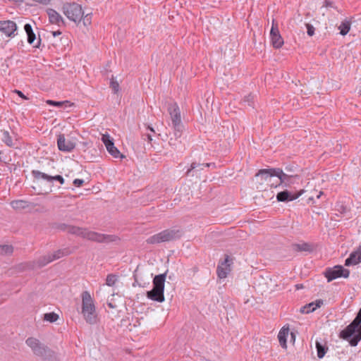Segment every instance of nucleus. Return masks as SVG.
<instances>
[{
    "label": "nucleus",
    "mask_w": 361,
    "mask_h": 361,
    "mask_svg": "<svg viewBox=\"0 0 361 361\" xmlns=\"http://www.w3.org/2000/svg\"><path fill=\"white\" fill-rule=\"evenodd\" d=\"M68 233L80 236L82 238L97 243H111L119 240L118 237L115 235H106L89 231L87 228L78 227L75 226H68Z\"/></svg>",
    "instance_id": "nucleus-1"
},
{
    "label": "nucleus",
    "mask_w": 361,
    "mask_h": 361,
    "mask_svg": "<svg viewBox=\"0 0 361 361\" xmlns=\"http://www.w3.org/2000/svg\"><path fill=\"white\" fill-rule=\"evenodd\" d=\"M340 338L347 340L351 346H356L361 340V308L353 322L340 333Z\"/></svg>",
    "instance_id": "nucleus-2"
},
{
    "label": "nucleus",
    "mask_w": 361,
    "mask_h": 361,
    "mask_svg": "<svg viewBox=\"0 0 361 361\" xmlns=\"http://www.w3.org/2000/svg\"><path fill=\"white\" fill-rule=\"evenodd\" d=\"M82 314L86 322L90 324L97 323V317L93 299L88 291H83L82 295Z\"/></svg>",
    "instance_id": "nucleus-3"
},
{
    "label": "nucleus",
    "mask_w": 361,
    "mask_h": 361,
    "mask_svg": "<svg viewBox=\"0 0 361 361\" xmlns=\"http://www.w3.org/2000/svg\"><path fill=\"white\" fill-rule=\"evenodd\" d=\"M166 273L155 276L153 279V288L147 292V297L154 301L162 302L164 301V283Z\"/></svg>",
    "instance_id": "nucleus-4"
},
{
    "label": "nucleus",
    "mask_w": 361,
    "mask_h": 361,
    "mask_svg": "<svg viewBox=\"0 0 361 361\" xmlns=\"http://www.w3.org/2000/svg\"><path fill=\"white\" fill-rule=\"evenodd\" d=\"M183 235V231L179 229H166L159 233L149 237L146 242L148 244H159L161 243L175 240L180 238Z\"/></svg>",
    "instance_id": "nucleus-5"
},
{
    "label": "nucleus",
    "mask_w": 361,
    "mask_h": 361,
    "mask_svg": "<svg viewBox=\"0 0 361 361\" xmlns=\"http://www.w3.org/2000/svg\"><path fill=\"white\" fill-rule=\"evenodd\" d=\"M25 343L27 346H29L31 348L32 353L35 355L40 357L44 360H49L54 355V351H52L44 344L42 343L36 338H27L25 341Z\"/></svg>",
    "instance_id": "nucleus-6"
},
{
    "label": "nucleus",
    "mask_w": 361,
    "mask_h": 361,
    "mask_svg": "<svg viewBox=\"0 0 361 361\" xmlns=\"http://www.w3.org/2000/svg\"><path fill=\"white\" fill-rule=\"evenodd\" d=\"M62 11L70 20L75 23L80 22L84 16L81 6L75 2L64 4Z\"/></svg>",
    "instance_id": "nucleus-7"
},
{
    "label": "nucleus",
    "mask_w": 361,
    "mask_h": 361,
    "mask_svg": "<svg viewBox=\"0 0 361 361\" xmlns=\"http://www.w3.org/2000/svg\"><path fill=\"white\" fill-rule=\"evenodd\" d=\"M51 262H53V260L51 257V253H48L41 256L37 260L20 263L17 267L20 271L32 270L42 268Z\"/></svg>",
    "instance_id": "nucleus-8"
},
{
    "label": "nucleus",
    "mask_w": 361,
    "mask_h": 361,
    "mask_svg": "<svg viewBox=\"0 0 361 361\" xmlns=\"http://www.w3.org/2000/svg\"><path fill=\"white\" fill-rule=\"evenodd\" d=\"M274 171H276V168L264 169H260L255 175L259 185L266 183L271 188H276V180L274 181V178H276V174Z\"/></svg>",
    "instance_id": "nucleus-9"
},
{
    "label": "nucleus",
    "mask_w": 361,
    "mask_h": 361,
    "mask_svg": "<svg viewBox=\"0 0 361 361\" xmlns=\"http://www.w3.org/2000/svg\"><path fill=\"white\" fill-rule=\"evenodd\" d=\"M350 271L343 268L341 265H336L332 268H327L324 272V276L330 282L339 277L347 279L349 277Z\"/></svg>",
    "instance_id": "nucleus-10"
},
{
    "label": "nucleus",
    "mask_w": 361,
    "mask_h": 361,
    "mask_svg": "<svg viewBox=\"0 0 361 361\" xmlns=\"http://www.w3.org/2000/svg\"><path fill=\"white\" fill-rule=\"evenodd\" d=\"M102 141L104 144L108 152L116 159H123L124 155L122 154L120 151L115 147L113 139L108 134H104L102 137Z\"/></svg>",
    "instance_id": "nucleus-11"
},
{
    "label": "nucleus",
    "mask_w": 361,
    "mask_h": 361,
    "mask_svg": "<svg viewBox=\"0 0 361 361\" xmlns=\"http://www.w3.org/2000/svg\"><path fill=\"white\" fill-rule=\"evenodd\" d=\"M270 38L272 46L276 49L281 48L283 44V39L280 35L278 24L274 20H272V26L270 31Z\"/></svg>",
    "instance_id": "nucleus-12"
},
{
    "label": "nucleus",
    "mask_w": 361,
    "mask_h": 361,
    "mask_svg": "<svg viewBox=\"0 0 361 361\" xmlns=\"http://www.w3.org/2000/svg\"><path fill=\"white\" fill-rule=\"evenodd\" d=\"M232 260L228 255H225L224 261L219 262L216 268V274L219 279H225L231 271Z\"/></svg>",
    "instance_id": "nucleus-13"
},
{
    "label": "nucleus",
    "mask_w": 361,
    "mask_h": 361,
    "mask_svg": "<svg viewBox=\"0 0 361 361\" xmlns=\"http://www.w3.org/2000/svg\"><path fill=\"white\" fill-rule=\"evenodd\" d=\"M167 110L171 117L172 126L183 125L181 122L180 111L176 103L169 104Z\"/></svg>",
    "instance_id": "nucleus-14"
},
{
    "label": "nucleus",
    "mask_w": 361,
    "mask_h": 361,
    "mask_svg": "<svg viewBox=\"0 0 361 361\" xmlns=\"http://www.w3.org/2000/svg\"><path fill=\"white\" fill-rule=\"evenodd\" d=\"M32 175L37 180L42 178L48 182H53L54 180H56L59 182L61 185H63L65 183L64 178L61 175L50 176L38 170H32Z\"/></svg>",
    "instance_id": "nucleus-15"
},
{
    "label": "nucleus",
    "mask_w": 361,
    "mask_h": 361,
    "mask_svg": "<svg viewBox=\"0 0 361 361\" xmlns=\"http://www.w3.org/2000/svg\"><path fill=\"white\" fill-rule=\"evenodd\" d=\"M17 30L16 23L12 20L0 21V31L5 34L8 37H12L15 35Z\"/></svg>",
    "instance_id": "nucleus-16"
},
{
    "label": "nucleus",
    "mask_w": 361,
    "mask_h": 361,
    "mask_svg": "<svg viewBox=\"0 0 361 361\" xmlns=\"http://www.w3.org/2000/svg\"><path fill=\"white\" fill-rule=\"evenodd\" d=\"M57 145L60 151L65 152H70L75 147V144L70 140H67L63 134H60L58 136Z\"/></svg>",
    "instance_id": "nucleus-17"
},
{
    "label": "nucleus",
    "mask_w": 361,
    "mask_h": 361,
    "mask_svg": "<svg viewBox=\"0 0 361 361\" xmlns=\"http://www.w3.org/2000/svg\"><path fill=\"white\" fill-rule=\"evenodd\" d=\"M303 192V190L300 192H290L287 190L279 192L276 195V200L278 202H290L298 198Z\"/></svg>",
    "instance_id": "nucleus-18"
},
{
    "label": "nucleus",
    "mask_w": 361,
    "mask_h": 361,
    "mask_svg": "<svg viewBox=\"0 0 361 361\" xmlns=\"http://www.w3.org/2000/svg\"><path fill=\"white\" fill-rule=\"evenodd\" d=\"M361 262V246L357 250L350 253V256L345 259V266L356 265Z\"/></svg>",
    "instance_id": "nucleus-19"
},
{
    "label": "nucleus",
    "mask_w": 361,
    "mask_h": 361,
    "mask_svg": "<svg viewBox=\"0 0 361 361\" xmlns=\"http://www.w3.org/2000/svg\"><path fill=\"white\" fill-rule=\"evenodd\" d=\"M24 30H25V32L27 34V42L30 44L32 45L33 47H39L41 39H40V38H39L37 42L35 44V41L36 39V36H35V34L33 32L32 25L30 24H29V23H26L24 25Z\"/></svg>",
    "instance_id": "nucleus-20"
},
{
    "label": "nucleus",
    "mask_w": 361,
    "mask_h": 361,
    "mask_svg": "<svg viewBox=\"0 0 361 361\" xmlns=\"http://www.w3.org/2000/svg\"><path fill=\"white\" fill-rule=\"evenodd\" d=\"M47 13L49 16V22L51 23L56 24L59 26L64 24L63 18L54 9L48 8L47 11Z\"/></svg>",
    "instance_id": "nucleus-21"
},
{
    "label": "nucleus",
    "mask_w": 361,
    "mask_h": 361,
    "mask_svg": "<svg viewBox=\"0 0 361 361\" xmlns=\"http://www.w3.org/2000/svg\"><path fill=\"white\" fill-rule=\"evenodd\" d=\"M322 304V300H317L314 302H312L302 307L300 309V312L303 314H309L314 312L316 309L320 307Z\"/></svg>",
    "instance_id": "nucleus-22"
},
{
    "label": "nucleus",
    "mask_w": 361,
    "mask_h": 361,
    "mask_svg": "<svg viewBox=\"0 0 361 361\" xmlns=\"http://www.w3.org/2000/svg\"><path fill=\"white\" fill-rule=\"evenodd\" d=\"M274 172L276 174V186H279L283 183H286V182L289 179V176L283 173L282 169L279 168H276V171H274Z\"/></svg>",
    "instance_id": "nucleus-23"
},
{
    "label": "nucleus",
    "mask_w": 361,
    "mask_h": 361,
    "mask_svg": "<svg viewBox=\"0 0 361 361\" xmlns=\"http://www.w3.org/2000/svg\"><path fill=\"white\" fill-rule=\"evenodd\" d=\"M288 332H289L288 327L286 328L285 326H283L280 330V331L278 334V338H279V343L283 348H285L287 347L286 339H287V336L288 335Z\"/></svg>",
    "instance_id": "nucleus-24"
},
{
    "label": "nucleus",
    "mask_w": 361,
    "mask_h": 361,
    "mask_svg": "<svg viewBox=\"0 0 361 361\" xmlns=\"http://www.w3.org/2000/svg\"><path fill=\"white\" fill-rule=\"evenodd\" d=\"M293 249L298 252H311L313 251L312 246L307 243H295L293 244Z\"/></svg>",
    "instance_id": "nucleus-25"
},
{
    "label": "nucleus",
    "mask_w": 361,
    "mask_h": 361,
    "mask_svg": "<svg viewBox=\"0 0 361 361\" xmlns=\"http://www.w3.org/2000/svg\"><path fill=\"white\" fill-rule=\"evenodd\" d=\"M71 253V252L68 248L60 249L54 252L53 253H51V257L52 258V260L54 261L64 256L69 255Z\"/></svg>",
    "instance_id": "nucleus-26"
},
{
    "label": "nucleus",
    "mask_w": 361,
    "mask_h": 361,
    "mask_svg": "<svg viewBox=\"0 0 361 361\" xmlns=\"http://www.w3.org/2000/svg\"><path fill=\"white\" fill-rule=\"evenodd\" d=\"M316 348H317V357L319 359L324 357V356L325 355V354L328 350V347L326 346V343H324V344H322L319 341H316Z\"/></svg>",
    "instance_id": "nucleus-27"
},
{
    "label": "nucleus",
    "mask_w": 361,
    "mask_h": 361,
    "mask_svg": "<svg viewBox=\"0 0 361 361\" xmlns=\"http://www.w3.org/2000/svg\"><path fill=\"white\" fill-rule=\"evenodd\" d=\"M338 29L341 35H347L350 29V23L348 20L343 21L338 26Z\"/></svg>",
    "instance_id": "nucleus-28"
},
{
    "label": "nucleus",
    "mask_w": 361,
    "mask_h": 361,
    "mask_svg": "<svg viewBox=\"0 0 361 361\" xmlns=\"http://www.w3.org/2000/svg\"><path fill=\"white\" fill-rule=\"evenodd\" d=\"M11 205L14 209H25L27 207V202L21 200L12 201Z\"/></svg>",
    "instance_id": "nucleus-29"
},
{
    "label": "nucleus",
    "mask_w": 361,
    "mask_h": 361,
    "mask_svg": "<svg viewBox=\"0 0 361 361\" xmlns=\"http://www.w3.org/2000/svg\"><path fill=\"white\" fill-rule=\"evenodd\" d=\"M212 164L210 163H207V164H200V163H197V162H192L190 165V167L188 169V170L186 172V174L188 176L190 175V172L197 169V168H200V170L203 169L204 167H209Z\"/></svg>",
    "instance_id": "nucleus-30"
},
{
    "label": "nucleus",
    "mask_w": 361,
    "mask_h": 361,
    "mask_svg": "<svg viewBox=\"0 0 361 361\" xmlns=\"http://www.w3.org/2000/svg\"><path fill=\"white\" fill-rule=\"evenodd\" d=\"M172 127H173V134L172 137L179 140L182 135L183 132V129H184L183 125L173 126Z\"/></svg>",
    "instance_id": "nucleus-31"
},
{
    "label": "nucleus",
    "mask_w": 361,
    "mask_h": 361,
    "mask_svg": "<svg viewBox=\"0 0 361 361\" xmlns=\"http://www.w3.org/2000/svg\"><path fill=\"white\" fill-rule=\"evenodd\" d=\"M2 140L8 147H13L14 145L11 136L6 130L3 132Z\"/></svg>",
    "instance_id": "nucleus-32"
},
{
    "label": "nucleus",
    "mask_w": 361,
    "mask_h": 361,
    "mask_svg": "<svg viewBox=\"0 0 361 361\" xmlns=\"http://www.w3.org/2000/svg\"><path fill=\"white\" fill-rule=\"evenodd\" d=\"M13 252V247L12 245H0V255H8L12 254Z\"/></svg>",
    "instance_id": "nucleus-33"
},
{
    "label": "nucleus",
    "mask_w": 361,
    "mask_h": 361,
    "mask_svg": "<svg viewBox=\"0 0 361 361\" xmlns=\"http://www.w3.org/2000/svg\"><path fill=\"white\" fill-rule=\"evenodd\" d=\"M59 319V315L54 312L46 313L44 315V319L49 322H55Z\"/></svg>",
    "instance_id": "nucleus-34"
},
{
    "label": "nucleus",
    "mask_w": 361,
    "mask_h": 361,
    "mask_svg": "<svg viewBox=\"0 0 361 361\" xmlns=\"http://www.w3.org/2000/svg\"><path fill=\"white\" fill-rule=\"evenodd\" d=\"M46 102L49 105L54 106H57V107H61L63 105L67 104H68L69 106H71L70 102L68 101V100L63 101V102H57V101H54V100H47Z\"/></svg>",
    "instance_id": "nucleus-35"
},
{
    "label": "nucleus",
    "mask_w": 361,
    "mask_h": 361,
    "mask_svg": "<svg viewBox=\"0 0 361 361\" xmlns=\"http://www.w3.org/2000/svg\"><path fill=\"white\" fill-rule=\"evenodd\" d=\"M117 281V276L114 274H109L106 276V284L109 286H113L115 285Z\"/></svg>",
    "instance_id": "nucleus-36"
},
{
    "label": "nucleus",
    "mask_w": 361,
    "mask_h": 361,
    "mask_svg": "<svg viewBox=\"0 0 361 361\" xmlns=\"http://www.w3.org/2000/svg\"><path fill=\"white\" fill-rule=\"evenodd\" d=\"M180 142L181 141L180 140H178L173 137H171L169 140V145L173 147L174 149H176L180 144Z\"/></svg>",
    "instance_id": "nucleus-37"
},
{
    "label": "nucleus",
    "mask_w": 361,
    "mask_h": 361,
    "mask_svg": "<svg viewBox=\"0 0 361 361\" xmlns=\"http://www.w3.org/2000/svg\"><path fill=\"white\" fill-rule=\"evenodd\" d=\"M110 87L113 90L114 93H117L119 90V84L112 78L110 82Z\"/></svg>",
    "instance_id": "nucleus-38"
},
{
    "label": "nucleus",
    "mask_w": 361,
    "mask_h": 361,
    "mask_svg": "<svg viewBox=\"0 0 361 361\" xmlns=\"http://www.w3.org/2000/svg\"><path fill=\"white\" fill-rule=\"evenodd\" d=\"M243 102L247 103L249 106H252L254 103V95L250 94L247 96H245L243 99Z\"/></svg>",
    "instance_id": "nucleus-39"
},
{
    "label": "nucleus",
    "mask_w": 361,
    "mask_h": 361,
    "mask_svg": "<svg viewBox=\"0 0 361 361\" xmlns=\"http://www.w3.org/2000/svg\"><path fill=\"white\" fill-rule=\"evenodd\" d=\"M92 22V16L91 14H87L83 17V24L85 26L90 25Z\"/></svg>",
    "instance_id": "nucleus-40"
},
{
    "label": "nucleus",
    "mask_w": 361,
    "mask_h": 361,
    "mask_svg": "<svg viewBox=\"0 0 361 361\" xmlns=\"http://www.w3.org/2000/svg\"><path fill=\"white\" fill-rule=\"evenodd\" d=\"M307 32L309 36H312L314 34V27L311 24H306Z\"/></svg>",
    "instance_id": "nucleus-41"
},
{
    "label": "nucleus",
    "mask_w": 361,
    "mask_h": 361,
    "mask_svg": "<svg viewBox=\"0 0 361 361\" xmlns=\"http://www.w3.org/2000/svg\"><path fill=\"white\" fill-rule=\"evenodd\" d=\"M84 183L82 179L76 178L73 180V184L75 187H80Z\"/></svg>",
    "instance_id": "nucleus-42"
},
{
    "label": "nucleus",
    "mask_w": 361,
    "mask_h": 361,
    "mask_svg": "<svg viewBox=\"0 0 361 361\" xmlns=\"http://www.w3.org/2000/svg\"><path fill=\"white\" fill-rule=\"evenodd\" d=\"M324 6L327 8H335L334 4L332 1L330 0H325L324 1Z\"/></svg>",
    "instance_id": "nucleus-43"
},
{
    "label": "nucleus",
    "mask_w": 361,
    "mask_h": 361,
    "mask_svg": "<svg viewBox=\"0 0 361 361\" xmlns=\"http://www.w3.org/2000/svg\"><path fill=\"white\" fill-rule=\"evenodd\" d=\"M68 226H70V225H68L66 224H61L59 225L58 228H59L61 231H68Z\"/></svg>",
    "instance_id": "nucleus-44"
},
{
    "label": "nucleus",
    "mask_w": 361,
    "mask_h": 361,
    "mask_svg": "<svg viewBox=\"0 0 361 361\" xmlns=\"http://www.w3.org/2000/svg\"><path fill=\"white\" fill-rule=\"evenodd\" d=\"M144 139L147 140L149 142H151L152 140V135L151 133H146L143 135Z\"/></svg>",
    "instance_id": "nucleus-45"
},
{
    "label": "nucleus",
    "mask_w": 361,
    "mask_h": 361,
    "mask_svg": "<svg viewBox=\"0 0 361 361\" xmlns=\"http://www.w3.org/2000/svg\"><path fill=\"white\" fill-rule=\"evenodd\" d=\"M36 2H38L39 4H42L44 5H47L51 2V0H34Z\"/></svg>",
    "instance_id": "nucleus-46"
},
{
    "label": "nucleus",
    "mask_w": 361,
    "mask_h": 361,
    "mask_svg": "<svg viewBox=\"0 0 361 361\" xmlns=\"http://www.w3.org/2000/svg\"><path fill=\"white\" fill-rule=\"evenodd\" d=\"M15 92L21 98L23 99H27V98L24 95V94L20 91V90H15Z\"/></svg>",
    "instance_id": "nucleus-47"
},
{
    "label": "nucleus",
    "mask_w": 361,
    "mask_h": 361,
    "mask_svg": "<svg viewBox=\"0 0 361 361\" xmlns=\"http://www.w3.org/2000/svg\"><path fill=\"white\" fill-rule=\"evenodd\" d=\"M147 130H150V132H151L152 134H155V131H154V128H152L151 126H147Z\"/></svg>",
    "instance_id": "nucleus-48"
},
{
    "label": "nucleus",
    "mask_w": 361,
    "mask_h": 361,
    "mask_svg": "<svg viewBox=\"0 0 361 361\" xmlns=\"http://www.w3.org/2000/svg\"><path fill=\"white\" fill-rule=\"evenodd\" d=\"M61 34V31H59V30H58V31H55V32H53V35H54V37L58 36V35H60Z\"/></svg>",
    "instance_id": "nucleus-49"
},
{
    "label": "nucleus",
    "mask_w": 361,
    "mask_h": 361,
    "mask_svg": "<svg viewBox=\"0 0 361 361\" xmlns=\"http://www.w3.org/2000/svg\"><path fill=\"white\" fill-rule=\"evenodd\" d=\"M295 287H296L297 289H300V288H302V284H297L295 286Z\"/></svg>",
    "instance_id": "nucleus-50"
},
{
    "label": "nucleus",
    "mask_w": 361,
    "mask_h": 361,
    "mask_svg": "<svg viewBox=\"0 0 361 361\" xmlns=\"http://www.w3.org/2000/svg\"><path fill=\"white\" fill-rule=\"evenodd\" d=\"M108 306L111 308H114V306L111 303H108Z\"/></svg>",
    "instance_id": "nucleus-51"
},
{
    "label": "nucleus",
    "mask_w": 361,
    "mask_h": 361,
    "mask_svg": "<svg viewBox=\"0 0 361 361\" xmlns=\"http://www.w3.org/2000/svg\"><path fill=\"white\" fill-rule=\"evenodd\" d=\"M16 3H21L23 0H13Z\"/></svg>",
    "instance_id": "nucleus-52"
},
{
    "label": "nucleus",
    "mask_w": 361,
    "mask_h": 361,
    "mask_svg": "<svg viewBox=\"0 0 361 361\" xmlns=\"http://www.w3.org/2000/svg\"><path fill=\"white\" fill-rule=\"evenodd\" d=\"M3 301H4V300H3V299H1V298L0 297V304H1V303H2V302H3Z\"/></svg>",
    "instance_id": "nucleus-53"
},
{
    "label": "nucleus",
    "mask_w": 361,
    "mask_h": 361,
    "mask_svg": "<svg viewBox=\"0 0 361 361\" xmlns=\"http://www.w3.org/2000/svg\"><path fill=\"white\" fill-rule=\"evenodd\" d=\"M291 336H292V338H294L295 336L293 335V333H291Z\"/></svg>",
    "instance_id": "nucleus-54"
},
{
    "label": "nucleus",
    "mask_w": 361,
    "mask_h": 361,
    "mask_svg": "<svg viewBox=\"0 0 361 361\" xmlns=\"http://www.w3.org/2000/svg\"><path fill=\"white\" fill-rule=\"evenodd\" d=\"M359 94L361 95V90L359 91Z\"/></svg>",
    "instance_id": "nucleus-55"
}]
</instances>
